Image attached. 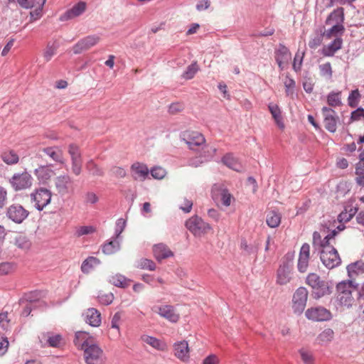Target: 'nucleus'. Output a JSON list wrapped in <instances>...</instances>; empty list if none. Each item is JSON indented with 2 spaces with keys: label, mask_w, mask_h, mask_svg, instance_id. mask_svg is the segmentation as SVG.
I'll return each mask as SVG.
<instances>
[{
  "label": "nucleus",
  "mask_w": 364,
  "mask_h": 364,
  "mask_svg": "<svg viewBox=\"0 0 364 364\" xmlns=\"http://www.w3.org/2000/svg\"><path fill=\"white\" fill-rule=\"evenodd\" d=\"M82 170V159L72 160V171L73 173L78 176L80 174Z\"/></svg>",
  "instance_id": "nucleus-61"
},
{
  "label": "nucleus",
  "mask_w": 364,
  "mask_h": 364,
  "mask_svg": "<svg viewBox=\"0 0 364 364\" xmlns=\"http://www.w3.org/2000/svg\"><path fill=\"white\" fill-rule=\"evenodd\" d=\"M43 338L46 339L50 346L57 348L63 343V338L60 334L47 333L43 334Z\"/></svg>",
  "instance_id": "nucleus-37"
},
{
  "label": "nucleus",
  "mask_w": 364,
  "mask_h": 364,
  "mask_svg": "<svg viewBox=\"0 0 364 364\" xmlns=\"http://www.w3.org/2000/svg\"><path fill=\"white\" fill-rule=\"evenodd\" d=\"M361 119H364V109L358 108L351 113V121H358Z\"/></svg>",
  "instance_id": "nucleus-62"
},
{
  "label": "nucleus",
  "mask_w": 364,
  "mask_h": 364,
  "mask_svg": "<svg viewBox=\"0 0 364 364\" xmlns=\"http://www.w3.org/2000/svg\"><path fill=\"white\" fill-rule=\"evenodd\" d=\"M150 173L153 178L156 179H162L166 176V170L161 166H156L151 169Z\"/></svg>",
  "instance_id": "nucleus-51"
},
{
  "label": "nucleus",
  "mask_w": 364,
  "mask_h": 364,
  "mask_svg": "<svg viewBox=\"0 0 364 364\" xmlns=\"http://www.w3.org/2000/svg\"><path fill=\"white\" fill-rule=\"evenodd\" d=\"M152 310L160 316L172 323L178 322L180 318V314L176 311L174 306L171 305L155 306L152 308Z\"/></svg>",
  "instance_id": "nucleus-10"
},
{
  "label": "nucleus",
  "mask_w": 364,
  "mask_h": 364,
  "mask_svg": "<svg viewBox=\"0 0 364 364\" xmlns=\"http://www.w3.org/2000/svg\"><path fill=\"white\" fill-rule=\"evenodd\" d=\"M15 245L21 249L27 250L30 247L31 242L25 236L19 235L16 238Z\"/></svg>",
  "instance_id": "nucleus-49"
},
{
  "label": "nucleus",
  "mask_w": 364,
  "mask_h": 364,
  "mask_svg": "<svg viewBox=\"0 0 364 364\" xmlns=\"http://www.w3.org/2000/svg\"><path fill=\"white\" fill-rule=\"evenodd\" d=\"M114 295L112 293L103 294L98 296L99 301L104 305H109L112 302Z\"/></svg>",
  "instance_id": "nucleus-59"
},
{
  "label": "nucleus",
  "mask_w": 364,
  "mask_h": 364,
  "mask_svg": "<svg viewBox=\"0 0 364 364\" xmlns=\"http://www.w3.org/2000/svg\"><path fill=\"white\" fill-rule=\"evenodd\" d=\"M336 234V231L333 230L332 233L326 236L323 240L321 241L320 247L321 250H323L326 247H334L333 245L335 244V235Z\"/></svg>",
  "instance_id": "nucleus-42"
},
{
  "label": "nucleus",
  "mask_w": 364,
  "mask_h": 364,
  "mask_svg": "<svg viewBox=\"0 0 364 364\" xmlns=\"http://www.w3.org/2000/svg\"><path fill=\"white\" fill-rule=\"evenodd\" d=\"M321 260L322 263L328 269H333L338 266L341 259L335 247H326L321 251Z\"/></svg>",
  "instance_id": "nucleus-7"
},
{
  "label": "nucleus",
  "mask_w": 364,
  "mask_h": 364,
  "mask_svg": "<svg viewBox=\"0 0 364 364\" xmlns=\"http://www.w3.org/2000/svg\"><path fill=\"white\" fill-rule=\"evenodd\" d=\"M86 3L80 1L75 4L70 9L65 11L60 16V20L62 21H68L80 16L86 9Z\"/></svg>",
  "instance_id": "nucleus-21"
},
{
  "label": "nucleus",
  "mask_w": 364,
  "mask_h": 364,
  "mask_svg": "<svg viewBox=\"0 0 364 364\" xmlns=\"http://www.w3.org/2000/svg\"><path fill=\"white\" fill-rule=\"evenodd\" d=\"M348 276L354 279L358 275L364 273V263L362 262H357L348 266Z\"/></svg>",
  "instance_id": "nucleus-33"
},
{
  "label": "nucleus",
  "mask_w": 364,
  "mask_h": 364,
  "mask_svg": "<svg viewBox=\"0 0 364 364\" xmlns=\"http://www.w3.org/2000/svg\"><path fill=\"white\" fill-rule=\"evenodd\" d=\"M100 38L98 36H87L73 46V51L75 54H79L90 49L100 42Z\"/></svg>",
  "instance_id": "nucleus-12"
},
{
  "label": "nucleus",
  "mask_w": 364,
  "mask_h": 364,
  "mask_svg": "<svg viewBox=\"0 0 364 364\" xmlns=\"http://www.w3.org/2000/svg\"><path fill=\"white\" fill-rule=\"evenodd\" d=\"M95 231L96 229L93 226H80L77 230V236H82L85 235L92 234Z\"/></svg>",
  "instance_id": "nucleus-58"
},
{
  "label": "nucleus",
  "mask_w": 364,
  "mask_h": 364,
  "mask_svg": "<svg viewBox=\"0 0 364 364\" xmlns=\"http://www.w3.org/2000/svg\"><path fill=\"white\" fill-rule=\"evenodd\" d=\"M361 95L358 89L353 90L348 97V103L350 107H355L358 106Z\"/></svg>",
  "instance_id": "nucleus-46"
},
{
  "label": "nucleus",
  "mask_w": 364,
  "mask_h": 364,
  "mask_svg": "<svg viewBox=\"0 0 364 364\" xmlns=\"http://www.w3.org/2000/svg\"><path fill=\"white\" fill-rule=\"evenodd\" d=\"M120 321V315L119 313H116L111 321V328L114 331V335L119 336L120 335L119 323Z\"/></svg>",
  "instance_id": "nucleus-50"
},
{
  "label": "nucleus",
  "mask_w": 364,
  "mask_h": 364,
  "mask_svg": "<svg viewBox=\"0 0 364 364\" xmlns=\"http://www.w3.org/2000/svg\"><path fill=\"white\" fill-rule=\"evenodd\" d=\"M186 227L196 237H201L212 230L211 226L198 215L187 220Z\"/></svg>",
  "instance_id": "nucleus-4"
},
{
  "label": "nucleus",
  "mask_w": 364,
  "mask_h": 364,
  "mask_svg": "<svg viewBox=\"0 0 364 364\" xmlns=\"http://www.w3.org/2000/svg\"><path fill=\"white\" fill-rule=\"evenodd\" d=\"M364 173V153L360 154V160L355 166V174Z\"/></svg>",
  "instance_id": "nucleus-64"
},
{
  "label": "nucleus",
  "mask_w": 364,
  "mask_h": 364,
  "mask_svg": "<svg viewBox=\"0 0 364 364\" xmlns=\"http://www.w3.org/2000/svg\"><path fill=\"white\" fill-rule=\"evenodd\" d=\"M222 161L225 166L234 171H240L242 170V166L230 154L224 156L222 159Z\"/></svg>",
  "instance_id": "nucleus-36"
},
{
  "label": "nucleus",
  "mask_w": 364,
  "mask_h": 364,
  "mask_svg": "<svg viewBox=\"0 0 364 364\" xmlns=\"http://www.w3.org/2000/svg\"><path fill=\"white\" fill-rule=\"evenodd\" d=\"M75 346H81L87 364H105L106 357L101 348L95 343L94 338L85 331H77L74 340Z\"/></svg>",
  "instance_id": "nucleus-1"
},
{
  "label": "nucleus",
  "mask_w": 364,
  "mask_h": 364,
  "mask_svg": "<svg viewBox=\"0 0 364 364\" xmlns=\"http://www.w3.org/2000/svg\"><path fill=\"white\" fill-rule=\"evenodd\" d=\"M28 213L21 205L13 204L8 208L6 215L14 223H21L28 217Z\"/></svg>",
  "instance_id": "nucleus-13"
},
{
  "label": "nucleus",
  "mask_w": 364,
  "mask_h": 364,
  "mask_svg": "<svg viewBox=\"0 0 364 364\" xmlns=\"http://www.w3.org/2000/svg\"><path fill=\"white\" fill-rule=\"evenodd\" d=\"M321 111L325 128L328 132L334 133L337 129V123L339 120L338 116L333 109L329 107H323Z\"/></svg>",
  "instance_id": "nucleus-9"
},
{
  "label": "nucleus",
  "mask_w": 364,
  "mask_h": 364,
  "mask_svg": "<svg viewBox=\"0 0 364 364\" xmlns=\"http://www.w3.org/2000/svg\"><path fill=\"white\" fill-rule=\"evenodd\" d=\"M173 354L181 361L186 363L190 359V349L186 341H178L173 346Z\"/></svg>",
  "instance_id": "nucleus-15"
},
{
  "label": "nucleus",
  "mask_w": 364,
  "mask_h": 364,
  "mask_svg": "<svg viewBox=\"0 0 364 364\" xmlns=\"http://www.w3.org/2000/svg\"><path fill=\"white\" fill-rule=\"evenodd\" d=\"M192 207H193L192 200H188L186 198H184L182 200V201L179 205L180 209L182 210L186 213H190L191 211Z\"/></svg>",
  "instance_id": "nucleus-57"
},
{
  "label": "nucleus",
  "mask_w": 364,
  "mask_h": 364,
  "mask_svg": "<svg viewBox=\"0 0 364 364\" xmlns=\"http://www.w3.org/2000/svg\"><path fill=\"white\" fill-rule=\"evenodd\" d=\"M119 249V243L117 241H110L102 247V252L106 255L115 253Z\"/></svg>",
  "instance_id": "nucleus-43"
},
{
  "label": "nucleus",
  "mask_w": 364,
  "mask_h": 364,
  "mask_svg": "<svg viewBox=\"0 0 364 364\" xmlns=\"http://www.w3.org/2000/svg\"><path fill=\"white\" fill-rule=\"evenodd\" d=\"M31 200L38 210H43L51 202L52 193L46 188L35 189L30 195Z\"/></svg>",
  "instance_id": "nucleus-5"
},
{
  "label": "nucleus",
  "mask_w": 364,
  "mask_h": 364,
  "mask_svg": "<svg viewBox=\"0 0 364 364\" xmlns=\"http://www.w3.org/2000/svg\"><path fill=\"white\" fill-rule=\"evenodd\" d=\"M58 47V46L57 43H53L52 44L48 43L47 45L43 52V57L47 62L50 60L52 57L56 53Z\"/></svg>",
  "instance_id": "nucleus-44"
},
{
  "label": "nucleus",
  "mask_w": 364,
  "mask_h": 364,
  "mask_svg": "<svg viewBox=\"0 0 364 364\" xmlns=\"http://www.w3.org/2000/svg\"><path fill=\"white\" fill-rule=\"evenodd\" d=\"M153 254L156 259L159 262L173 256V252L164 243L154 245L153 246Z\"/></svg>",
  "instance_id": "nucleus-23"
},
{
  "label": "nucleus",
  "mask_w": 364,
  "mask_h": 364,
  "mask_svg": "<svg viewBox=\"0 0 364 364\" xmlns=\"http://www.w3.org/2000/svg\"><path fill=\"white\" fill-rule=\"evenodd\" d=\"M68 153L71 156V160L81 159V155L79 151V148L77 145L72 144L68 146Z\"/></svg>",
  "instance_id": "nucleus-55"
},
{
  "label": "nucleus",
  "mask_w": 364,
  "mask_h": 364,
  "mask_svg": "<svg viewBox=\"0 0 364 364\" xmlns=\"http://www.w3.org/2000/svg\"><path fill=\"white\" fill-rule=\"evenodd\" d=\"M301 358L305 364H314V357L311 352L301 349L299 351Z\"/></svg>",
  "instance_id": "nucleus-54"
},
{
  "label": "nucleus",
  "mask_w": 364,
  "mask_h": 364,
  "mask_svg": "<svg viewBox=\"0 0 364 364\" xmlns=\"http://www.w3.org/2000/svg\"><path fill=\"white\" fill-rule=\"evenodd\" d=\"M98 201L97 196L92 192H88L85 195V203L87 204H95Z\"/></svg>",
  "instance_id": "nucleus-63"
},
{
  "label": "nucleus",
  "mask_w": 364,
  "mask_h": 364,
  "mask_svg": "<svg viewBox=\"0 0 364 364\" xmlns=\"http://www.w3.org/2000/svg\"><path fill=\"white\" fill-rule=\"evenodd\" d=\"M212 195L215 199L220 197L225 206L228 207L230 205L232 196L229 193L228 190L223 186L215 184L212 188Z\"/></svg>",
  "instance_id": "nucleus-18"
},
{
  "label": "nucleus",
  "mask_w": 364,
  "mask_h": 364,
  "mask_svg": "<svg viewBox=\"0 0 364 364\" xmlns=\"http://www.w3.org/2000/svg\"><path fill=\"white\" fill-rule=\"evenodd\" d=\"M331 28L326 30L323 33V36L327 39H331L333 37L338 38L337 36L342 35L345 30L343 25L331 24Z\"/></svg>",
  "instance_id": "nucleus-34"
},
{
  "label": "nucleus",
  "mask_w": 364,
  "mask_h": 364,
  "mask_svg": "<svg viewBox=\"0 0 364 364\" xmlns=\"http://www.w3.org/2000/svg\"><path fill=\"white\" fill-rule=\"evenodd\" d=\"M141 340L146 343L147 345L151 346L153 348L160 350V351H165L167 350V345L166 343L155 337L150 336L148 335H144L141 337Z\"/></svg>",
  "instance_id": "nucleus-27"
},
{
  "label": "nucleus",
  "mask_w": 364,
  "mask_h": 364,
  "mask_svg": "<svg viewBox=\"0 0 364 364\" xmlns=\"http://www.w3.org/2000/svg\"><path fill=\"white\" fill-rule=\"evenodd\" d=\"M181 137L191 149L203 144L205 139L202 134L196 131L187 130L182 133Z\"/></svg>",
  "instance_id": "nucleus-14"
},
{
  "label": "nucleus",
  "mask_w": 364,
  "mask_h": 364,
  "mask_svg": "<svg viewBox=\"0 0 364 364\" xmlns=\"http://www.w3.org/2000/svg\"><path fill=\"white\" fill-rule=\"evenodd\" d=\"M306 284L311 287L312 293L316 299H319L325 295L331 294L328 283L316 273H310L308 274Z\"/></svg>",
  "instance_id": "nucleus-2"
},
{
  "label": "nucleus",
  "mask_w": 364,
  "mask_h": 364,
  "mask_svg": "<svg viewBox=\"0 0 364 364\" xmlns=\"http://www.w3.org/2000/svg\"><path fill=\"white\" fill-rule=\"evenodd\" d=\"M281 220V214L277 211L272 210L267 215L266 223L269 228H275L280 225Z\"/></svg>",
  "instance_id": "nucleus-32"
},
{
  "label": "nucleus",
  "mask_w": 364,
  "mask_h": 364,
  "mask_svg": "<svg viewBox=\"0 0 364 364\" xmlns=\"http://www.w3.org/2000/svg\"><path fill=\"white\" fill-rule=\"evenodd\" d=\"M198 71V66L196 63L188 65L186 71L183 73L182 77L185 80L192 79Z\"/></svg>",
  "instance_id": "nucleus-45"
},
{
  "label": "nucleus",
  "mask_w": 364,
  "mask_h": 364,
  "mask_svg": "<svg viewBox=\"0 0 364 364\" xmlns=\"http://www.w3.org/2000/svg\"><path fill=\"white\" fill-rule=\"evenodd\" d=\"M39 5L38 8L30 13L31 21H36L42 16V10L46 0H36Z\"/></svg>",
  "instance_id": "nucleus-47"
},
{
  "label": "nucleus",
  "mask_w": 364,
  "mask_h": 364,
  "mask_svg": "<svg viewBox=\"0 0 364 364\" xmlns=\"http://www.w3.org/2000/svg\"><path fill=\"white\" fill-rule=\"evenodd\" d=\"M85 320L89 325L97 327L102 322L101 314L95 308L87 309L84 313Z\"/></svg>",
  "instance_id": "nucleus-25"
},
{
  "label": "nucleus",
  "mask_w": 364,
  "mask_h": 364,
  "mask_svg": "<svg viewBox=\"0 0 364 364\" xmlns=\"http://www.w3.org/2000/svg\"><path fill=\"white\" fill-rule=\"evenodd\" d=\"M291 267L287 263L280 265L277 272V284L279 285H286L291 282Z\"/></svg>",
  "instance_id": "nucleus-16"
},
{
  "label": "nucleus",
  "mask_w": 364,
  "mask_h": 364,
  "mask_svg": "<svg viewBox=\"0 0 364 364\" xmlns=\"http://www.w3.org/2000/svg\"><path fill=\"white\" fill-rule=\"evenodd\" d=\"M321 75L330 79L332 77V68L330 63H324L319 67Z\"/></svg>",
  "instance_id": "nucleus-53"
},
{
  "label": "nucleus",
  "mask_w": 364,
  "mask_h": 364,
  "mask_svg": "<svg viewBox=\"0 0 364 364\" xmlns=\"http://www.w3.org/2000/svg\"><path fill=\"white\" fill-rule=\"evenodd\" d=\"M344 21V9L342 7L335 9L330 14L326 21V25H343Z\"/></svg>",
  "instance_id": "nucleus-29"
},
{
  "label": "nucleus",
  "mask_w": 364,
  "mask_h": 364,
  "mask_svg": "<svg viewBox=\"0 0 364 364\" xmlns=\"http://www.w3.org/2000/svg\"><path fill=\"white\" fill-rule=\"evenodd\" d=\"M323 37V34H318L311 38L309 41V46L312 49L317 48L321 44Z\"/></svg>",
  "instance_id": "nucleus-56"
},
{
  "label": "nucleus",
  "mask_w": 364,
  "mask_h": 364,
  "mask_svg": "<svg viewBox=\"0 0 364 364\" xmlns=\"http://www.w3.org/2000/svg\"><path fill=\"white\" fill-rule=\"evenodd\" d=\"M100 264V260L95 257H88L85 259L81 264V271L84 274H89L97 266Z\"/></svg>",
  "instance_id": "nucleus-31"
},
{
  "label": "nucleus",
  "mask_w": 364,
  "mask_h": 364,
  "mask_svg": "<svg viewBox=\"0 0 364 364\" xmlns=\"http://www.w3.org/2000/svg\"><path fill=\"white\" fill-rule=\"evenodd\" d=\"M55 187L59 194L65 195L68 193L72 181L69 176H57L54 180Z\"/></svg>",
  "instance_id": "nucleus-22"
},
{
  "label": "nucleus",
  "mask_w": 364,
  "mask_h": 364,
  "mask_svg": "<svg viewBox=\"0 0 364 364\" xmlns=\"http://www.w3.org/2000/svg\"><path fill=\"white\" fill-rule=\"evenodd\" d=\"M138 267L142 269L154 271L156 269V264L151 259L144 258L139 262Z\"/></svg>",
  "instance_id": "nucleus-48"
},
{
  "label": "nucleus",
  "mask_w": 364,
  "mask_h": 364,
  "mask_svg": "<svg viewBox=\"0 0 364 364\" xmlns=\"http://www.w3.org/2000/svg\"><path fill=\"white\" fill-rule=\"evenodd\" d=\"M109 282L114 286L125 288L130 285L131 280L127 279L124 276L117 274L111 277Z\"/></svg>",
  "instance_id": "nucleus-38"
},
{
  "label": "nucleus",
  "mask_w": 364,
  "mask_h": 364,
  "mask_svg": "<svg viewBox=\"0 0 364 364\" xmlns=\"http://www.w3.org/2000/svg\"><path fill=\"white\" fill-rule=\"evenodd\" d=\"M131 175L135 181H144L149 173L147 166L143 163L135 162L130 168Z\"/></svg>",
  "instance_id": "nucleus-19"
},
{
  "label": "nucleus",
  "mask_w": 364,
  "mask_h": 364,
  "mask_svg": "<svg viewBox=\"0 0 364 364\" xmlns=\"http://www.w3.org/2000/svg\"><path fill=\"white\" fill-rule=\"evenodd\" d=\"M14 265L9 262H2L0 264V276H4L13 272Z\"/></svg>",
  "instance_id": "nucleus-52"
},
{
  "label": "nucleus",
  "mask_w": 364,
  "mask_h": 364,
  "mask_svg": "<svg viewBox=\"0 0 364 364\" xmlns=\"http://www.w3.org/2000/svg\"><path fill=\"white\" fill-rule=\"evenodd\" d=\"M334 337V332L331 328L323 331L317 337L318 342L323 345L331 342Z\"/></svg>",
  "instance_id": "nucleus-39"
},
{
  "label": "nucleus",
  "mask_w": 364,
  "mask_h": 364,
  "mask_svg": "<svg viewBox=\"0 0 364 364\" xmlns=\"http://www.w3.org/2000/svg\"><path fill=\"white\" fill-rule=\"evenodd\" d=\"M343 41L341 38H336L330 44L324 46L321 50L323 56H333L336 51L341 48Z\"/></svg>",
  "instance_id": "nucleus-28"
},
{
  "label": "nucleus",
  "mask_w": 364,
  "mask_h": 364,
  "mask_svg": "<svg viewBox=\"0 0 364 364\" xmlns=\"http://www.w3.org/2000/svg\"><path fill=\"white\" fill-rule=\"evenodd\" d=\"M183 109L184 106L182 103L175 102L170 105L168 107V112L171 114H176L183 111Z\"/></svg>",
  "instance_id": "nucleus-60"
},
{
  "label": "nucleus",
  "mask_w": 364,
  "mask_h": 364,
  "mask_svg": "<svg viewBox=\"0 0 364 364\" xmlns=\"http://www.w3.org/2000/svg\"><path fill=\"white\" fill-rule=\"evenodd\" d=\"M269 110L274 119L276 124L281 129H284L285 126L283 122L282 112L279 106L276 104L270 103L268 106Z\"/></svg>",
  "instance_id": "nucleus-30"
},
{
  "label": "nucleus",
  "mask_w": 364,
  "mask_h": 364,
  "mask_svg": "<svg viewBox=\"0 0 364 364\" xmlns=\"http://www.w3.org/2000/svg\"><path fill=\"white\" fill-rule=\"evenodd\" d=\"M355 287L352 281H343L336 286V299L339 304L345 306H350L353 302L352 295Z\"/></svg>",
  "instance_id": "nucleus-3"
},
{
  "label": "nucleus",
  "mask_w": 364,
  "mask_h": 364,
  "mask_svg": "<svg viewBox=\"0 0 364 364\" xmlns=\"http://www.w3.org/2000/svg\"><path fill=\"white\" fill-rule=\"evenodd\" d=\"M305 316L308 319L314 321H328L331 318L330 311L321 306L308 309L305 312Z\"/></svg>",
  "instance_id": "nucleus-11"
},
{
  "label": "nucleus",
  "mask_w": 364,
  "mask_h": 364,
  "mask_svg": "<svg viewBox=\"0 0 364 364\" xmlns=\"http://www.w3.org/2000/svg\"><path fill=\"white\" fill-rule=\"evenodd\" d=\"M308 291L304 287L298 288L292 298V309L295 314H301L306 305Z\"/></svg>",
  "instance_id": "nucleus-8"
},
{
  "label": "nucleus",
  "mask_w": 364,
  "mask_h": 364,
  "mask_svg": "<svg viewBox=\"0 0 364 364\" xmlns=\"http://www.w3.org/2000/svg\"><path fill=\"white\" fill-rule=\"evenodd\" d=\"M310 259V245L307 243L303 244L300 249L297 267L300 272H306L309 267Z\"/></svg>",
  "instance_id": "nucleus-17"
},
{
  "label": "nucleus",
  "mask_w": 364,
  "mask_h": 364,
  "mask_svg": "<svg viewBox=\"0 0 364 364\" xmlns=\"http://www.w3.org/2000/svg\"><path fill=\"white\" fill-rule=\"evenodd\" d=\"M41 151L55 163L59 164L65 163L63 151L60 146H48L43 148Z\"/></svg>",
  "instance_id": "nucleus-20"
},
{
  "label": "nucleus",
  "mask_w": 364,
  "mask_h": 364,
  "mask_svg": "<svg viewBox=\"0 0 364 364\" xmlns=\"http://www.w3.org/2000/svg\"><path fill=\"white\" fill-rule=\"evenodd\" d=\"M275 60L279 67L282 70L291 60V53L284 46H280L275 52Z\"/></svg>",
  "instance_id": "nucleus-24"
},
{
  "label": "nucleus",
  "mask_w": 364,
  "mask_h": 364,
  "mask_svg": "<svg viewBox=\"0 0 364 364\" xmlns=\"http://www.w3.org/2000/svg\"><path fill=\"white\" fill-rule=\"evenodd\" d=\"M33 178L27 171L17 173L13 175L10 179L11 187L16 191L29 189L33 186Z\"/></svg>",
  "instance_id": "nucleus-6"
},
{
  "label": "nucleus",
  "mask_w": 364,
  "mask_h": 364,
  "mask_svg": "<svg viewBox=\"0 0 364 364\" xmlns=\"http://www.w3.org/2000/svg\"><path fill=\"white\" fill-rule=\"evenodd\" d=\"M1 159L8 165L16 164L19 161V156L14 150L5 151L1 154Z\"/></svg>",
  "instance_id": "nucleus-35"
},
{
  "label": "nucleus",
  "mask_w": 364,
  "mask_h": 364,
  "mask_svg": "<svg viewBox=\"0 0 364 364\" xmlns=\"http://www.w3.org/2000/svg\"><path fill=\"white\" fill-rule=\"evenodd\" d=\"M53 174V170H52L48 166H40L34 170V175L42 183H46L50 181Z\"/></svg>",
  "instance_id": "nucleus-26"
},
{
  "label": "nucleus",
  "mask_w": 364,
  "mask_h": 364,
  "mask_svg": "<svg viewBox=\"0 0 364 364\" xmlns=\"http://www.w3.org/2000/svg\"><path fill=\"white\" fill-rule=\"evenodd\" d=\"M341 92H330L327 96L328 105L331 107H338L341 105Z\"/></svg>",
  "instance_id": "nucleus-40"
},
{
  "label": "nucleus",
  "mask_w": 364,
  "mask_h": 364,
  "mask_svg": "<svg viewBox=\"0 0 364 364\" xmlns=\"http://www.w3.org/2000/svg\"><path fill=\"white\" fill-rule=\"evenodd\" d=\"M283 83L286 89V95L287 96L292 95L294 94L296 85L294 80L290 77L289 75H286L283 79Z\"/></svg>",
  "instance_id": "nucleus-41"
}]
</instances>
